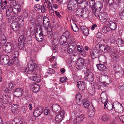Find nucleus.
<instances>
[{"mask_svg":"<svg viewBox=\"0 0 124 124\" xmlns=\"http://www.w3.org/2000/svg\"><path fill=\"white\" fill-rule=\"evenodd\" d=\"M76 101L77 104L80 106L82 104V102H83V105L86 109H88L89 110V113L91 112L92 114H90V116H93L94 112V108L93 107L89 101L87 99H84L83 101L81 95L79 93L77 94L76 96Z\"/></svg>","mask_w":124,"mask_h":124,"instance_id":"f257e3e1","label":"nucleus"},{"mask_svg":"<svg viewBox=\"0 0 124 124\" xmlns=\"http://www.w3.org/2000/svg\"><path fill=\"white\" fill-rule=\"evenodd\" d=\"M27 65L30 70V73H32L34 75H37L38 73L36 70V64L31 60L28 63Z\"/></svg>","mask_w":124,"mask_h":124,"instance_id":"f03ea898","label":"nucleus"},{"mask_svg":"<svg viewBox=\"0 0 124 124\" xmlns=\"http://www.w3.org/2000/svg\"><path fill=\"white\" fill-rule=\"evenodd\" d=\"M86 70L85 71L86 72L85 74L84 79L85 80L89 82H92L94 80V75L91 72V69H87L86 68Z\"/></svg>","mask_w":124,"mask_h":124,"instance_id":"7ed1b4c3","label":"nucleus"},{"mask_svg":"<svg viewBox=\"0 0 124 124\" xmlns=\"http://www.w3.org/2000/svg\"><path fill=\"white\" fill-rule=\"evenodd\" d=\"M78 4L76 0H70L68 3V9L69 10H74L77 8Z\"/></svg>","mask_w":124,"mask_h":124,"instance_id":"20e7f679","label":"nucleus"},{"mask_svg":"<svg viewBox=\"0 0 124 124\" xmlns=\"http://www.w3.org/2000/svg\"><path fill=\"white\" fill-rule=\"evenodd\" d=\"M3 48L4 50L6 52L10 53L13 50L14 46L12 43H8L3 45Z\"/></svg>","mask_w":124,"mask_h":124,"instance_id":"39448f33","label":"nucleus"},{"mask_svg":"<svg viewBox=\"0 0 124 124\" xmlns=\"http://www.w3.org/2000/svg\"><path fill=\"white\" fill-rule=\"evenodd\" d=\"M65 114L64 111V110H62L60 113L56 116L55 118L56 122L58 123H60L63 119L64 118Z\"/></svg>","mask_w":124,"mask_h":124,"instance_id":"423d86ee","label":"nucleus"},{"mask_svg":"<svg viewBox=\"0 0 124 124\" xmlns=\"http://www.w3.org/2000/svg\"><path fill=\"white\" fill-rule=\"evenodd\" d=\"M23 89L20 88H15L13 91V94L17 97L21 96L23 95Z\"/></svg>","mask_w":124,"mask_h":124,"instance_id":"0eeeda50","label":"nucleus"},{"mask_svg":"<svg viewBox=\"0 0 124 124\" xmlns=\"http://www.w3.org/2000/svg\"><path fill=\"white\" fill-rule=\"evenodd\" d=\"M43 110V108L42 107H37L34 111L33 114L34 116L35 117L39 116L42 113Z\"/></svg>","mask_w":124,"mask_h":124,"instance_id":"6e6552de","label":"nucleus"},{"mask_svg":"<svg viewBox=\"0 0 124 124\" xmlns=\"http://www.w3.org/2000/svg\"><path fill=\"white\" fill-rule=\"evenodd\" d=\"M84 60L82 59H80L77 61L76 65V68L78 70H81L83 69L84 64Z\"/></svg>","mask_w":124,"mask_h":124,"instance_id":"1a4fd4ad","label":"nucleus"},{"mask_svg":"<svg viewBox=\"0 0 124 124\" xmlns=\"http://www.w3.org/2000/svg\"><path fill=\"white\" fill-rule=\"evenodd\" d=\"M9 57L7 55H4L2 56V59H0V62L2 64L6 65L9 63Z\"/></svg>","mask_w":124,"mask_h":124,"instance_id":"9d476101","label":"nucleus"},{"mask_svg":"<svg viewBox=\"0 0 124 124\" xmlns=\"http://www.w3.org/2000/svg\"><path fill=\"white\" fill-rule=\"evenodd\" d=\"M39 31H38V29L36 30L35 32V37L36 40L38 42H41L43 40L44 36L40 32L39 33Z\"/></svg>","mask_w":124,"mask_h":124,"instance_id":"9b49d317","label":"nucleus"},{"mask_svg":"<svg viewBox=\"0 0 124 124\" xmlns=\"http://www.w3.org/2000/svg\"><path fill=\"white\" fill-rule=\"evenodd\" d=\"M72 39H69L67 42L66 45H68L69 48H73L75 49L77 45L76 42L72 40Z\"/></svg>","mask_w":124,"mask_h":124,"instance_id":"f8f14e48","label":"nucleus"},{"mask_svg":"<svg viewBox=\"0 0 124 124\" xmlns=\"http://www.w3.org/2000/svg\"><path fill=\"white\" fill-rule=\"evenodd\" d=\"M10 26L12 29L15 31H18L19 30V24L16 22L11 23Z\"/></svg>","mask_w":124,"mask_h":124,"instance_id":"ddd939ff","label":"nucleus"},{"mask_svg":"<svg viewBox=\"0 0 124 124\" xmlns=\"http://www.w3.org/2000/svg\"><path fill=\"white\" fill-rule=\"evenodd\" d=\"M13 5L12 11L13 13L16 15L19 13L21 10V6L19 4H14Z\"/></svg>","mask_w":124,"mask_h":124,"instance_id":"4468645a","label":"nucleus"},{"mask_svg":"<svg viewBox=\"0 0 124 124\" xmlns=\"http://www.w3.org/2000/svg\"><path fill=\"white\" fill-rule=\"evenodd\" d=\"M90 55L91 58L93 59H96L98 62L99 60V54L97 52L94 51L93 50H92L90 51Z\"/></svg>","mask_w":124,"mask_h":124,"instance_id":"2eb2a0df","label":"nucleus"},{"mask_svg":"<svg viewBox=\"0 0 124 124\" xmlns=\"http://www.w3.org/2000/svg\"><path fill=\"white\" fill-rule=\"evenodd\" d=\"M77 85L78 88L81 90H84L86 87V83L83 81H80L78 82Z\"/></svg>","mask_w":124,"mask_h":124,"instance_id":"dca6fc26","label":"nucleus"},{"mask_svg":"<svg viewBox=\"0 0 124 124\" xmlns=\"http://www.w3.org/2000/svg\"><path fill=\"white\" fill-rule=\"evenodd\" d=\"M23 120L20 117L15 118L12 121V124H23Z\"/></svg>","mask_w":124,"mask_h":124,"instance_id":"f3484780","label":"nucleus"},{"mask_svg":"<svg viewBox=\"0 0 124 124\" xmlns=\"http://www.w3.org/2000/svg\"><path fill=\"white\" fill-rule=\"evenodd\" d=\"M114 108L116 112L119 113H122L124 110V108L121 104L116 105L115 107H114Z\"/></svg>","mask_w":124,"mask_h":124,"instance_id":"a211bd4d","label":"nucleus"},{"mask_svg":"<svg viewBox=\"0 0 124 124\" xmlns=\"http://www.w3.org/2000/svg\"><path fill=\"white\" fill-rule=\"evenodd\" d=\"M52 108L53 110L56 113H58L61 110V107L56 104H54L52 106Z\"/></svg>","mask_w":124,"mask_h":124,"instance_id":"6ab92c4d","label":"nucleus"},{"mask_svg":"<svg viewBox=\"0 0 124 124\" xmlns=\"http://www.w3.org/2000/svg\"><path fill=\"white\" fill-rule=\"evenodd\" d=\"M49 30L47 29H45L43 30L42 28H40L39 29V31L44 36H47L48 34H50V35L52 34L53 32L52 31H49Z\"/></svg>","mask_w":124,"mask_h":124,"instance_id":"aec40b11","label":"nucleus"},{"mask_svg":"<svg viewBox=\"0 0 124 124\" xmlns=\"http://www.w3.org/2000/svg\"><path fill=\"white\" fill-rule=\"evenodd\" d=\"M113 69L116 74L120 70L122 69V68L118 62H116L114 65Z\"/></svg>","mask_w":124,"mask_h":124,"instance_id":"412c9836","label":"nucleus"},{"mask_svg":"<svg viewBox=\"0 0 124 124\" xmlns=\"http://www.w3.org/2000/svg\"><path fill=\"white\" fill-rule=\"evenodd\" d=\"M34 75L31 76L30 77L29 79H30L36 83H39L40 82L41 80V77L38 75L37 76H34Z\"/></svg>","mask_w":124,"mask_h":124,"instance_id":"4be33fe9","label":"nucleus"},{"mask_svg":"<svg viewBox=\"0 0 124 124\" xmlns=\"http://www.w3.org/2000/svg\"><path fill=\"white\" fill-rule=\"evenodd\" d=\"M31 87L33 91L35 93L37 92L40 90L39 85L35 83L32 84Z\"/></svg>","mask_w":124,"mask_h":124,"instance_id":"5701e85b","label":"nucleus"},{"mask_svg":"<svg viewBox=\"0 0 124 124\" xmlns=\"http://www.w3.org/2000/svg\"><path fill=\"white\" fill-rule=\"evenodd\" d=\"M108 25L109 26V28L111 30H114L116 28L117 25L116 23L110 20Z\"/></svg>","mask_w":124,"mask_h":124,"instance_id":"b1692460","label":"nucleus"},{"mask_svg":"<svg viewBox=\"0 0 124 124\" xmlns=\"http://www.w3.org/2000/svg\"><path fill=\"white\" fill-rule=\"evenodd\" d=\"M27 36L26 35L23 34L21 35L18 39V41L23 42L26 43L27 41Z\"/></svg>","mask_w":124,"mask_h":124,"instance_id":"393cba45","label":"nucleus"},{"mask_svg":"<svg viewBox=\"0 0 124 124\" xmlns=\"http://www.w3.org/2000/svg\"><path fill=\"white\" fill-rule=\"evenodd\" d=\"M80 28L84 34L86 36H88L89 33V31L87 28L85 26H82Z\"/></svg>","mask_w":124,"mask_h":124,"instance_id":"a878e982","label":"nucleus"},{"mask_svg":"<svg viewBox=\"0 0 124 124\" xmlns=\"http://www.w3.org/2000/svg\"><path fill=\"white\" fill-rule=\"evenodd\" d=\"M67 39H66V37L63 35H62L60 37L59 42L61 44L63 45L65 44L66 45L67 44Z\"/></svg>","mask_w":124,"mask_h":124,"instance_id":"bb28decb","label":"nucleus"},{"mask_svg":"<svg viewBox=\"0 0 124 124\" xmlns=\"http://www.w3.org/2000/svg\"><path fill=\"white\" fill-rule=\"evenodd\" d=\"M84 10H83L82 9H77L76 12V15L79 17H84Z\"/></svg>","mask_w":124,"mask_h":124,"instance_id":"cd10ccee","label":"nucleus"},{"mask_svg":"<svg viewBox=\"0 0 124 124\" xmlns=\"http://www.w3.org/2000/svg\"><path fill=\"white\" fill-rule=\"evenodd\" d=\"M19 107L16 104L12 105L11 106V109L13 113H15L18 112L19 110Z\"/></svg>","mask_w":124,"mask_h":124,"instance_id":"c85d7f7f","label":"nucleus"},{"mask_svg":"<svg viewBox=\"0 0 124 124\" xmlns=\"http://www.w3.org/2000/svg\"><path fill=\"white\" fill-rule=\"evenodd\" d=\"M97 69L101 71H103L106 70L107 69L106 66L103 64H100L97 65Z\"/></svg>","mask_w":124,"mask_h":124,"instance_id":"c756f323","label":"nucleus"},{"mask_svg":"<svg viewBox=\"0 0 124 124\" xmlns=\"http://www.w3.org/2000/svg\"><path fill=\"white\" fill-rule=\"evenodd\" d=\"M23 70V72L26 76H28L29 78L31 76L34 75L32 73H30V70L29 67L28 68H24Z\"/></svg>","mask_w":124,"mask_h":124,"instance_id":"7c9ffc66","label":"nucleus"},{"mask_svg":"<svg viewBox=\"0 0 124 124\" xmlns=\"http://www.w3.org/2000/svg\"><path fill=\"white\" fill-rule=\"evenodd\" d=\"M105 82H103L107 85L110 84L112 82V80L111 77L109 76H106L105 77Z\"/></svg>","mask_w":124,"mask_h":124,"instance_id":"2f4dec72","label":"nucleus"},{"mask_svg":"<svg viewBox=\"0 0 124 124\" xmlns=\"http://www.w3.org/2000/svg\"><path fill=\"white\" fill-rule=\"evenodd\" d=\"M45 29H48L49 31H52L51 26L50 25V22L43 23Z\"/></svg>","mask_w":124,"mask_h":124,"instance_id":"473e14b6","label":"nucleus"},{"mask_svg":"<svg viewBox=\"0 0 124 124\" xmlns=\"http://www.w3.org/2000/svg\"><path fill=\"white\" fill-rule=\"evenodd\" d=\"M7 2L6 0H1L0 2V6L1 8L4 9L6 8L7 6Z\"/></svg>","mask_w":124,"mask_h":124,"instance_id":"72a5a7b5","label":"nucleus"},{"mask_svg":"<svg viewBox=\"0 0 124 124\" xmlns=\"http://www.w3.org/2000/svg\"><path fill=\"white\" fill-rule=\"evenodd\" d=\"M116 44L118 47L124 46V43L123 40L121 39H117L116 42Z\"/></svg>","mask_w":124,"mask_h":124,"instance_id":"f704fd0d","label":"nucleus"},{"mask_svg":"<svg viewBox=\"0 0 124 124\" xmlns=\"http://www.w3.org/2000/svg\"><path fill=\"white\" fill-rule=\"evenodd\" d=\"M18 17L17 15H14L11 16L8 18V21L9 22H12L16 21Z\"/></svg>","mask_w":124,"mask_h":124,"instance_id":"c9c22d12","label":"nucleus"},{"mask_svg":"<svg viewBox=\"0 0 124 124\" xmlns=\"http://www.w3.org/2000/svg\"><path fill=\"white\" fill-rule=\"evenodd\" d=\"M110 116L109 115H104L101 117L102 120L103 122H107L110 118Z\"/></svg>","mask_w":124,"mask_h":124,"instance_id":"e433bc0d","label":"nucleus"},{"mask_svg":"<svg viewBox=\"0 0 124 124\" xmlns=\"http://www.w3.org/2000/svg\"><path fill=\"white\" fill-rule=\"evenodd\" d=\"M26 43L18 41V46L20 50H24L25 44Z\"/></svg>","mask_w":124,"mask_h":124,"instance_id":"4c0bfd02","label":"nucleus"},{"mask_svg":"<svg viewBox=\"0 0 124 124\" xmlns=\"http://www.w3.org/2000/svg\"><path fill=\"white\" fill-rule=\"evenodd\" d=\"M71 28L74 31L77 32L79 30L78 27L76 24L73 23L71 24Z\"/></svg>","mask_w":124,"mask_h":124,"instance_id":"58836bf2","label":"nucleus"},{"mask_svg":"<svg viewBox=\"0 0 124 124\" xmlns=\"http://www.w3.org/2000/svg\"><path fill=\"white\" fill-rule=\"evenodd\" d=\"M22 15L24 18H26L28 17V10L25 9L22 11Z\"/></svg>","mask_w":124,"mask_h":124,"instance_id":"ea45409f","label":"nucleus"},{"mask_svg":"<svg viewBox=\"0 0 124 124\" xmlns=\"http://www.w3.org/2000/svg\"><path fill=\"white\" fill-rule=\"evenodd\" d=\"M101 21L103 23H105L107 25H108L110 21V20L109 19L107 18H103L101 20Z\"/></svg>","mask_w":124,"mask_h":124,"instance_id":"a19ab883","label":"nucleus"},{"mask_svg":"<svg viewBox=\"0 0 124 124\" xmlns=\"http://www.w3.org/2000/svg\"><path fill=\"white\" fill-rule=\"evenodd\" d=\"M91 8H92V13L94 14L95 16L96 14H98L99 12V11H98V9L96 8V7H92Z\"/></svg>","mask_w":124,"mask_h":124,"instance_id":"79ce46f5","label":"nucleus"},{"mask_svg":"<svg viewBox=\"0 0 124 124\" xmlns=\"http://www.w3.org/2000/svg\"><path fill=\"white\" fill-rule=\"evenodd\" d=\"M66 37V39H67V40L69 39H72L70 38V33L68 31H66L62 35Z\"/></svg>","mask_w":124,"mask_h":124,"instance_id":"37998d69","label":"nucleus"},{"mask_svg":"<svg viewBox=\"0 0 124 124\" xmlns=\"http://www.w3.org/2000/svg\"><path fill=\"white\" fill-rule=\"evenodd\" d=\"M16 85L14 82H12L9 84L8 87L11 90H13Z\"/></svg>","mask_w":124,"mask_h":124,"instance_id":"c03bdc74","label":"nucleus"},{"mask_svg":"<svg viewBox=\"0 0 124 124\" xmlns=\"http://www.w3.org/2000/svg\"><path fill=\"white\" fill-rule=\"evenodd\" d=\"M84 118V115H81L77 117L76 120L78 122V123L80 122L83 121Z\"/></svg>","mask_w":124,"mask_h":124,"instance_id":"a18cd8bd","label":"nucleus"},{"mask_svg":"<svg viewBox=\"0 0 124 124\" xmlns=\"http://www.w3.org/2000/svg\"><path fill=\"white\" fill-rule=\"evenodd\" d=\"M110 29L108 27L104 26L102 29V31L104 33H106L110 30Z\"/></svg>","mask_w":124,"mask_h":124,"instance_id":"49530a36","label":"nucleus"},{"mask_svg":"<svg viewBox=\"0 0 124 124\" xmlns=\"http://www.w3.org/2000/svg\"><path fill=\"white\" fill-rule=\"evenodd\" d=\"M88 91L89 93L91 94H93L95 92V89L91 87L88 88Z\"/></svg>","mask_w":124,"mask_h":124,"instance_id":"de8ad7c7","label":"nucleus"},{"mask_svg":"<svg viewBox=\"0 0 124 124\" xmlns=\"http://www.w3.org/2000/svg\"><path fill=\"white\" fill-rule=\"evenodd\" d=\"M116 74L119 76L121 77H122L124 75V71L122 69L118 72L116 73Z\"/></svg>","mask_w":124,"mask_h":124,"instance_id":"09e8293b","label":"nucleus"},{"mask_svg":"<svg viewBox=\"0 0 124 124\" xmlns=\"http://www.w3.org/2000/svg\"><path fill=\"white\" fill-rule=\"evenodd\" d=\"M104 14L101 12H100L97 14H96L95 15V16L97 17H99L100 19L101 20L103 17Z\"/></svg>","mask_w":124,"mask_h":124,"instance_id":"8fccbe9b","label":"nucleus"},{"mask_svg":"<svg viewBox=\"0 0 124 124\" xmlns=\"http://www.w3.org/2000/svg\"><path fill=\"white\" fill-rule=\"evenodd\" d=\"M100 44H97L96 45L94 49L92 50H94V51L97 52L99 54L100 51Z\"/></svg>","mask_w":124,"mask_h":124,"instance_id":"3c124183","label":"nucleus"},{"mask_svg":"<svg viewBox=\"0 0 124 124\" xmlns=\"http://www.w3.org/2000/svg\"><path fill=\"white\" fill-rule=\"evenodd\" d=\"M90 1V7L91 8L95 7V2L93 0H89Z\"/></svg>","mask_w":124,"mask_h":124,"instance_id":"603ef678","label":"nucleus"},{"mask_svg":"<svg viewBox=\"0 0 124 124\" xmlns=\"http://www.w3.org/2000/svg\"><path fill=\"white\" fill-rule=\"evenodd\" d=\"M50 22L49 21V18L45 16H44L43 18V23H47L48 22Z\"/></svg>","mask_w":124,"mask_h":124,"instance_id":"864d4df0","label":"nucleus"},{"mask_svg":"<svg viewBox=\"0 0 124 124\" xmlns=\"http://www.w3.org/2000/svg\"><path fill=\"white\" fill-rule=\"evenodd\" d=\"M104 53H107L109 52L111 50V48L108 46H105L104 48Z\"/></svg>","mask_w":124,"mask_h":124,"instance_id":"5fc2aeb1","label":"nucleus"},{"mask_svg":"<svg viewBox=\"0 0 124 124\" xmlns=\"http://www.w3.org/2000/svg\"><path fill=\"white\" fill-rule=\"evenodd\" d=\"M24 18L23 17V16L22 15L20 16L18 18V20L19 21H20L21 22V21H22L21 23L22 25H23L24 24Z\"/></svg>","mask_w":124,"mask_h":124,"instance_id":"6e6d98bb","label":"nucleus"},{"mask_svg":"<svg viewBox=\"0 0 124 124\" xmlns=\"http://www.w3.org/2000/svg\"><path fill=\"white\" fill-rule=\"evenodd\" d=\"M80 54L83 56L85 55L86 54V52L85 51L84 48H82L81 50L78 51Z\"/></svg>","mask_w":124,"mask_h":124,"instance_id":"4d7b16f0","label":"nucleus"},{"mask_svg":"<svg viewBox=\"0 0 124 124\" xmlns=\"http://www.w3.org/2000/svg\"><path fill=\"white\" fill-rule=\"evenodd\" d=\"M67 79L66 77H62L60 78V81L62 83H64L66 82L67 80Z\"/></svg>","mask_w":124,"mask_h":124,"instance_id":"13d9d810","label":"nucleus"},{"mask_svg":"<svg viewBox=\"0 0 124 124\" xmlns=\"http://www.w3.org/2000/svg\"><path fill=\"white\" fill-rule=\"evenodd\" d=\"M47 73L51 74H53L55 73V70L51 68H49L47 70Z\"/></svg>","mask_w":124,"mask_h":124,"instance_id":"bf43d9fd","label":"nucleus"},{"mask_svg":"<svg viewBox=\"0 0 124 124\" xmlns=\"http://www.w3.org/2000/svg\"><path fill=\"white\" fill-rule=\"evenodd\" d=\"M40 6L39 4H37L34 6V8L36 11H39L40 10Z\"/></svg>","mask_w":124,"mask_h":124,"instance_id":"052dcab7","label":"nucleus"},{"mask_svg":"<svg viewBox=\"0 0 124 124\" xmlns=\"http://www.w3.org/2000/svg\"><path fill=\"white\" fill-rule=\"evenodd\" d=\"M75 49L73 48H70L68 47L67 48V52L70 54H72L74 50Z\"/></svg>","mask_w":124,"mask_h":124,"instance_id":"680f3d73","label":"nucleus"},{"mask_svg":"<svg viewBox=\"0 0 124 124\" xmlns=\"http://www.w3.org/2000/svg\"><path fill=\"white\" fill-rule=\"evenodd\" d=\"M19 54V53L18 51L16 50L14 51L13 54V56L14 57L17 58Z\"/></svg>","mask_w":124,"mask_h":124,"instance_id":"e2e57ef3","label":"nucleus"},{"mask_svg":"<svg viewBox=\"0 0 124 124\" xmlns=\"http://www.w3.org/2000/svg\"><path fill=\"white\" fill-rule=\"evenodd\" d=\"M16 63V61L14 59H12L9 61V63L8 64L9 65H11L12 64H13Z\"/></svg>","mask_w":124,"mask_h":124,"instance_id":"0e129e2a","label":"nucleus"},{"mask_svg":"<svg viewBox=\"0 0 124 124\" xmlns=\"http://www.w3.org/2000/svg\"><path fill=\"white\" fill-rule=\"evenodd\" d=\"M102 6L103 5L101 3L97 5V8L98 9V11H99L100 12V11H101V8H102Z\"/></svg>","mask_w":124,"mask_h":124,"instance_id":"69168bd1","label":"nucleus"},{"mask_svg":"<svg viewBox=\"0 0 124 124\" xmlns=\"http://www.w3.org/2000/svg\"><path fill=\"white\" fill-rule=\"evenodd\" d=\"M49 111V109H48L47 107H46L44 111V113L45 115H47L48 114Z\"/></svg>","mask_w":124,"mask_h":124,"instance_id":"338daca9","label":"nucleus"},{"mask_svg":"<svg viewBox=\"0 0 124 124\" xmlns=\"http://www.w3.org/2000/svg\"><path fill=\"white\" fill-rule=\"evenodd\" d=\"M41 10V12L44 13L46 11V9L45 8L44 5H42L40 7V10Z\"/></svg>","mask_w":124,"mask_h":124,"instance_id":"774afa93","label":"nucleus"}]
</instances>
